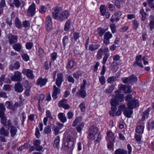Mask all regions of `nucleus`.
<instances>
[{
  "label": "nucleus",
  "instance_id": "nucleus-58",
  "mask_svg": "<svg viewBox=\"0 0 154 154\" xmlns=\"http://www.w3.org/2000/svg\"><path fill=\"white\" fill-rule=\"evenodd\" d=\"M109 55L108 54H106L104 57L103 58L102 63L103 65H105L106 63L107 59L109 57Z\"/></svg>",
  "mask_w": 154,
  "mask_h": 154
},
{
  "label": "nucleus",
  "instance_id": "nucleus-5",
  "mask_svg": "<svg viewBox=\"0 0 154 154\" xmlns=\"http://www.w3.org/2000/svg\"><path fill=\"white\" fill-rule=\"evenodd\" d=\"M115 93L116 95H115L114 97L112 99H114L117 102H118V101L122 102L123 100L124 95L123 94H121V91L120 90L116 91Z\"/></svg>",
  "mask_w": 154,
  "mask_h": 154
},
{
  "label": "nucleus",
  "instance_id": "nucleus-30",
  "mask_svg": "<svg viewBox=\"0 0 154 154\" xmlns=\"http://www.w3.org/2000/svg\"><path fill=\"white\" fill-rule=\"evenodd\" d=\"M115 154H127V151L122 149L119 148L116 149L115 152Z\"/></svg>",
  "mask_w": 154,
  "mask_h": 154
},
{
  "label": "nucleus",
  "instance_id": "nucleus-44",
  "mask_svg": "<svg viewBox=\"0 0 154 154\" xmlns=\"http://www.w3.org/2000/svg\"><path fill=\"white\" fill-rule=\"evenodd\" d=\"M82 73L80 71H77L73 75V76L74 78L78 79L79 77L82 76Z\"/></svg>",
  "mask_w": 154,
  "mask_h": 154
},
{
  "label": "nucleus",
  "instance_id": "nucleus-50",
  "mask_svg": "<svg viewBox=\"0 0 154 154\" xmlns=\"http://www.w3.org/2000/svg\"><path fill=\"white\" fill-rule=\"evenodd\" d=\"M53 130L54 132L55 135H57L59 133V131L60 130L58 126H54L53 127Z\"/></svg>",
  "mask_w": 154,
  "mask_h": 154
},
{
  "label": "nucleus",
  "instance_id": "nucleus-14",
  "mask_svg": "<svg viewBox=\"0 0 154 154\" xmlns=\"http://www.w3.org/2000/svg\"><path fill=\"white\" fill-rule=\"evenodd\" d=\"M8 42L10 45L14 44L17 42L18 37L12 34H9L8 36Z\"/></svg>",
  "mask_w": 154,
  "mask_h": 154
},
{
  "label": "nucleus",
  "instance_id": "nucleus-61",
  "mask_svg": "<svg viewBox=\"0 0 154 154\" xmlns=\"http://www.w3.org/2000/svg\"><path fill=\"white\" fill-rule=\"evenodd\" d=\"M14 2L17 7L18 8L19 7L21 3V2H20L19 0H14Z\"/></svg>",
  "mask_w": 154,
  "mask_h": 154
},
{
  "label": "nucleus",
  "instance_id": "nucleus-53",
  "mask_svg": "<svg viewBox=\"0 0 154 154\" xmlns=\"http://www.w3.org/2000/svg\"><path fill=\"white\" fill-rule=\"evenodd\" d=\"M113 59L114 60V61L112 63H115V61H118L120 59V56L118 54H116L113 56L112 57Z\"/></svg>",
  "mask_w": 154,
  "mask_h": 154
},
{
  "label": "nucleus",
  "instance_id": "nucleus-9",
  "mask_svg": "<svg viewBox=\"0 0 154 154\" xmlns=\"http://www.w3.org/2000/svg\"><path fill=\"white\" fill-rule=\"evenodd\" d=\"M22 72L26 75L28 78L30 79H32L34 78V76L33 74V71L30 69H24L23 70Z\"/></svg>",
  "mask_w": 154,
  "mask_h": 154
},
{
  "label": "nucleus",
  "instance_id": "nucleus-28",
  "mask_svg": "<svg viewBox=\"0 0 154 154\" xmlns=\"http://www.w3.org/2000/svg\"><path fill=\"white\" fill-rule=\"evenodd\" d=\"M150 108H148L143 113L142 115V120H144L146 118H147L148 116L150 110Z\"/></svg>",
  "mask_w": 154,
  "mask_h": 154
},
{
  "label": "nucleus",
  "instance_id": "nucleus-2",
  "mask_svg": "<svg viewBox=\"0 0 154 154\" xmlns=\"http://www.w3.org/2000/svg\"><path fill=\"white\" fill-rule=\"evenodd\" d=\"M123 82L125 84L133 85L137 82V78L134 75H132L128 77L122 78Z\"/></svg>",
  "mask_w": 154,
  "mask_h": 154
},
{
  "label": "nucleus",
  "instance_id": "nucleus-60",
  "mask_svg": "<svg viewBox=\"0 0 154 154\" xmlns=\"http://www.w3.org/2000/svg\"><path fill=\"white\" fill-rule=\"evenodd\" d=\"M99 80L100 83L102 85L104 84L105 82V79L104 76H101L99 78Z\"/></svg>",
  "mask_w": 154,
  "mask_h": 154
},
{
  "label": "nucleus",
  "instance_id": "nucleus-4",
  "mask_svg": "<svg viewBox=\"0 0 154 154\" xmlns=\"http://www.w3.org/2000/svg\"><path fill=\"white\" fill-rule=\"evenodd\" d=\"M86 84V80H84L83 82V85L81 86L80 90L77 93V94H79L82 98H85L86 96V91L84 90L85 88Z\"/></svg>",
  "mask_w": 154,
  "mask_h": 154
},
{
  "label": "nucleus",
  "instance_id": "nucleus-6",
  "mask_svg": "<svg viewBox=\"0 0 154 154\" xmlns=\"http://www.w3.org/2000/svg\"><path fill=\"white\" fill-rule=\"evenodd\" d=\"M73 138L72 137L69 136H67L65 140L64 145L63 146H64L66 149L71 148L73 145Z\"/></svg>",
  "mask_w": 154,
  "mask_h": 154
},
{
  "label": "nucleus",
  "instance_id": "nucleus-22",
  "mask_svg": "<svg viewBox=\"0 0 154 154\" xmlns=\"http://www.w3.org/2000/svg\"><path fill=\"white\" fill-rule=\"evenodd\" d=\"M9 134L8 130L5 129L4 127H2L0 128V135L5 137H8Z\"/></svg>",
  "mask_w": 154,
  "mask_h": 154
},
{
  "label": "nucleus",
  "instance_id": "nucleus-36",
  "mask_svg": "<svg viewBox=\"0 0 154 154\" xmlns=\"http://www.w3.org/2000/svg\"><path fill=\"white\" fill-rule=\"evenodd\" d=\"M5 109L2 103L0 104V117L2 116L3 115H4V112L5 110Z\"/></svg>",
  "mask_w": 154,
  "mask_h": 154
},
{
  "label": "nucleus",
  "instance_id": "nucleus-56",
  "mask_svg": "<svg viewBox=\"0 0 154 154\" xmlns=\"http://www.w3.org/2000/svg\"><path fill=\"white\" fill-rule=\"evenodd\" d=\"M110 28L113 33H115L116 31V26L115 24H112L110 25Z\"/></svg>",
  "mask_w": 154,
  "mask_h": 154
},
{
  "label": "nucleus",
  "instance_id": "nucleus-29",
  "mask_svg": "<svg viewBox=\"0 0 154 154\" xmlns=\"http://www.w3.org/2000/svg\"><path fill=\"white\" fill-rule=\"evenodd\" d=\"M144 126L143 125L138 126L136 129V131L139 134H142L143 133Z\"/></svg>",
  "mask_w": 154,
  "mask_h": 154
},
{
  "label": "nucleus",
  "instance_id": "nucleus-19",
  "mask_svg": "<svg viewBox=\"0 0 154 154\" xmlns=\"http://www.w3.org/2000/svg\"><path fill=\"white\" fill-rule=\"evenodd\" d=\"M46 24L47 25L46 29L47 30H50L52 27V25L51 18L50 16H48L47 17Z\"/></svg>",
  "mask_w": 154,
  "mask_h": 154
},
{
  "label": "nucleus",
  "instance_id": "nucleus-38",
  "mask_svg": "<svg viewBox=\"0 0 154 154\" xmlns=\"http://www.w3.org/2000/svg\"><path fill=\"white\" fill-rule=\"evenodd\" d=\"M70 20H67L65 25L64 30L65 31L68 30L70 28Z\"/></svg>",
  "mask_w": 154,
  "mask_h": 154
},
{
  "label": "nucleus",
  "instance_id": "nucleus-11",
  "mask_svg": "<svg viewBox=\"0 0 154 154\" xmlns=\"http://www.w3.org/2000/svg\"><path fill=\"white\" fill-rule=\"evenodd\" d=\"M138 100L136 99H134L133 100L130 101L128 103V109H133L136 107L138 105Z\"/></svg>",
  "mask_w": 154,
  "mask_h": 154
},
{
  "label": "nucleus",
  "instance_id": "nucleus-18",
  "mask_svg": "<svg viewBox=\"0 0 154 154\" xmlns=\"http://www.w3.org/2000/svg\"><path fill=\"white\" fill-rule=\"evenodd\" d=\"M116 138L114 134L111 131H108L107 133L106 140L107 141H114Z\"/></svg>",
  "mask_w": 154,
  "mask_h": 154
},
{
  "label": "nucleus",
  "instance_id": "nucleus-16",
  "mask_svg": "<svg viewBox=\"0 0 154 154\" xmlns=\"http://www.w3.org/2000/svg\"><path fill=\"white\" fill-rule=\"evenodd\" d=\"M142 56L141 55L136 56V61L134 63V66H137L136 65H137L141 68L143 67V66L142 63L140 62L142 60Z\"/></svg>",
  "mask_w": 154,
  "mask_h": 154
},
{
  "label": "nucleus",
  "instance_id": "nucleus-51",
  "mask_svg": "<svg viewBox=\"0 0 154 154\" xmlns=\"http://www.w3.org/2000/svg\"><path fill=\"white\" fill-rule=\"evenodd\" d=\"M46 7L42 5L40 7L39 11L41 13H44L45 12L46 10Z\"/></svg>",
  "mask_w": 154,
  "mask_h": 154
},
{
  "label": "nucleus",
  "instance_id": "nucleus-37",
  "mask_svg": "<svg viewBox=\"0 0 154 154\" xmlns=\"http://www.w3.org/2000/svg\"><path fill=\"white\" fill-rule=\"evenodd\" d=\"M15 26L18 28H21L22 26L21 23L18 18L15 19Z\"/></svg>",
  "mask_w": 154,
  "mask_h": 154
},
{
  "label": "nucleus",
  "instance_id": "nucleus-32",
  "mask_svg": "<svg viewBox=\"0 0 154 154\" xmlns=\"http://www.w3.org/2000/svg\"><path fill=\"white\" fill-rule=\"evenodd\" d=\"M82 121V118L81 117H77L72 123V126L73 127L75 126L78 124L79 123Z\"/></svg>",
  "mask_w": 154,
  "mask_h": 154
},
{
  "label": "nucleus",
  "instance_id": "nucleus-13",
  "mask_svg": "<svg viewBox=\"0 0 154 154\" xmlns=\"http://www.w3.org/2000/svg\"><path fill=\"white\" fill-rule=\"evenodd\" d=\"M112 34L110 33L109 32H106L104 36V43L106 45H108L109 43V39L112 37Z\"/></svg>",
  "mask_w": 154,
  "mask_h": 154
},
{
  "label": "nucleus",
  "instance_id": "nucleus-43",
  "mask_svg": "<svg viewBox=\"0 0 154 154\" xmlns=\"http://www.w3.org/2000/svg\"><path fill=\"white\" fill-rule=\"evenodd\" d=\"M105 31L104 29H102L101 27H100L97 29V32L100 36H102Z\"/></svg>",
  "mask_w": 154,
  "mask_h": 154
},
{
  "label": "nucleus",
  "instance_id": "nucleus-63",
  "mask_svg": "<svg viewBox=\"0 0 154 154\" xmlns=\"http://www.w3.org/2000/svg\"><path fill=\"white\" fill-rule=\"evenodd\" d=\"M44 131L46 133H50L51 131V129L49 126H47L45 128Z\"/></svg>",
  "mask_w": 154,
  "mask_h": 154
},
{
  "label": "nucleus",
  "instance_id": "nucleus-62",
  "mask_svg": "<svg viewBox=\"0 0 154 154\" xmlns=\"http://www.w3.org/2000/svg\"><path fill=\"white\" fill-rule=\"evenodd\" d=\"M20 67V65L19 62H17L14 63L13 69H18Z\"/></svg>",
  "mask_w": 154,
  "mask_h": 154
},
{
  "label": "nucleus",
  "instance_id": "nucleus-55",
  "mask_svg": "<svg viewBox=\"0 0 154 154\" xmlns=\"http://www.w3.org/2000/svg\"><path fill=\"white\" fill-rule=\"evenodd\" d=\"M131 87L130 86H128L125 87L124 92L125 93H129L131 92Z\"/></svg>",
  "mask_w": 154,
  "mask_h": 154
},
{
  "label": "nucleus",
  "instance_id": "nucleus-25",
  "mask_svg": "<svg viewBox=\"0 0 154 154\" xmlns=\"http://www.w3.org/2000/svg\"><path fill=\"white\" fill-rule=\"evenodd\" d=\"M100 47L99 45L92 44L89 46V49L91 51H94L98 49Z\"/></svg>",
  "mask_w": 154,
  "mask_h": 154
},
{
  "label": "nucleus",
  "instance_id": "nucleus-40",
  "mask_svg": "<svg viewBox=\"0 0 154 154\" xmlns=\"http://www.w3.org/2000/svg\"><path fill=\"white\" fill-rule=\"evenodd\" d=\"M84 125V123L83 122H82L76 127V130L78 132L80 133L81 132L82 129L83 128Z\"/></svg>",
  "mask_w": 154,
  "mask_h": 154
},
{
  "label": "nucleus",
  "instance_id": "nucleus-26",
  "mask_svg": "<svg viewBox=\"0 0 154 154\" xmlns=\"http://www.w3.org/2000/svg\"><path fill=\"white\" fill-rule=\"evenodd\" d=\"M58 116V118L62 122H64L66 121V119L63 113H60Z\"/></svg>",
  "mask_w": 154,
  "mask_h": 154
},
{
  "label": "nucleus",
  "instance_id": "nucleus-23",
  "mask_svg": "<svg viewBox=\"0 0 154 154\" xmlns=\"http://www.w3.org/2000/svg\"><path fill=\"white\" fill-rule=\"evenodd\" d=\"M132 109H128L127 108L125 109L123 112L124 115L127 118L131 117V115L133 113V111Z\"/></svg>",
  "mask_w": 154,
  "mask_h": 154
},
{
  "label": "nucleus",
  "instance_id": "nucleus-52",
  "mask_svg": "<svg viewBox=\"0 0 154 154\" xmlns=\"http://www.w3.org/2000/svg\"><path fill=\"white\" fill-rule=\"evenodd\" d=\"M82 112H84L85 111V104L84 103H82L79 106Z\"/></svg>",
  "mask_w": 154,
  "mask_h": 154
},
{
  "label": "nucleus",
  "instance_id": "nucleus-46",
  "mask_svg": "<svg viewBox=\"0 0 154 154\" xmlns=\"http://www.w3.org/2000/svg\"><path fill=\"white\" fill-rule=\"evenodd\" d=\"M116 77L115 76H112L109 78L107 79L108 82L112 83L116 81Z\"/></svg>",
  "mask_w": 154,
  "mask_h": 154
},
{
  "label": "nucleus",
  "instance_id": "nucleus-48",
  "mask_svg": "<svg viewBox=\"0 0 154 154\" xmlns=\"http://www.w3.org/2000/svg\"><path fill=\"white\" fill-rule=\"evenodd\" d=\"M150 30H152L154 29V19L152 20H150V22L149 24Z\"/></svg>",
  "mask_w": 154,
  "mask_h": 154
},
{
  "label": "nucleus",
  "instance_id": "nucleus-27",
  "mask_svg": "<svg viewBox=\"0 0 154 154\" xmlns=\"http://www.w3.org/2000/svg\"><path fill=\"white\" fill-rule=\"evenodd\" d=\"M17 131V128L14 126H11V127L10 132L11 135L12 137H14L16 134Z\"/></svg>",
  "mask_w": 154,
  "mask_h": 154
},
{
  "label": "nucleus",
  "instance_id": "nucleus-15",
  "mask_svg": "<svg viewBox=\"0 0 154 154\" xmlns=\"http://www.w3.org/2000/svg\"><path fill=\"white\" fill-rule=\"evenodd\" d=\"M60 87H57L55 85L53 86L52 97L53 98L56 99L57 97V95L60 93Z\"/></svg>",
  "mask_w": 154,
  "mask_h": 154
},
{
  "label": "nucleus",
  "instance_id": "nucleus-31",
  "mask_svg": "<svg viewBox=\"0 0 154 154\" xmlns=\"http://www.w3.org/2000/svg\"><path fill=\"white\" fill-rule=\"evenodd\" d=\"M75 63V62L72 60H69L66 65V68L68 69H71L74 66Z\"/></svg>",
  "mask_w": 154,
  "mask_h": 154
},
{
  "label": "nucleus",
  "instance_id": "nucleus-42",
  "mask_svg": "<svg viewBox=\"0 0 154 154\" xmlns=\"http://www.w3.org/2000/svg\"><path fill=\"white\" fill-rule=\"evenodd\" d=\"M112 2L117 8H120L121 7V4L120 1L118 0H113Z\"/></svg>",
  "mask_w": 154,
  "mask_h": 154
},
{
  "label": "nucleus",
  "instance_id": "nucleus-10",
  "mask_svg": "<svg viewBox=\"0 0 154 154\" xmlns=\"http://www.w3.org/2000/svg\"><path fill=\"white\" fill-rule=\"evenodd\" d=\"M57 78L56 80V84L59 87L61 86L62 82L63 81V75L62 73H58L57 75Z\"/></svg>",
  "mask_w": 154,
  "mask_h": 154
},
{
  "label": "nucleus",
  "instance_id": "nucleus-21",
  "mask_svg": "<svg viewBox=\"0 0 154 154\" xmlns=\"http://www.w3.org/2000/svg\"><path fill=\"white\" fill-rule=\"evenodd\" d=\"M14 88L15 91L19 93L21 92L23 90L22 85L19 83H18L15 85Z\"/></svg>",
  "mask_w": 154,
  "mask_h": 154
},
{
  "label": "nucleus",
  "instance_id": "nucleus-1",
  "mask_svg": "<svg viewBox=\"0 0 154 154\" xmlns=\"http://www.w3.org/2000/svg\"><path fill=\"white\" fill-rule=\"evenodd\" d=\"M69 13L68 11H63L62 8L60 7L54 8V11L52 13V16L54 19L59 21H63L68 18Z\"/></svg>",
  "mask_w": 154,
  "mask_h": 154
},
{
  "label": "nucleus",
  "instance_id": "nucleus-54",
  "mask_svg": "<svg viewBox=\"0 0 154 154\" xmlns=\"http://www.w3.org/2000/svg\"><path fill=\"white\" fill-rule=\"evenodd\" d=\"M33 44L32 43L28 42L26 44V47L27 49H30L32 47Z\"/></svg>",
  "mask_w": 154,
  "mask_h": 154
},
{
  "label": "nucleus",
  "instance_id": "nucleus-41",
  "mask_svg": "<svg viewBox=\"0 0 154 154\" xmlns=\"http://www.w3.org/2000/svg\"><path fill=\"white\" fill-rule=\"evenodd\" d=\"M67 100L65 99H63L58 103V106L60 107H63L66 103H67Z\"/></svg>",
  "mask_w": 154,
  "mask_h": 154
},
{
  "label": "nucleus",
  "instance_id": "nucleus-8",
  "mask_svg": "<svg viewBox=\"0 0 154 154\" xmlns=\"http://www.w3.org/2000/svg\"><path fill=\"white\" fill-rule=\"evenodd\" d=\"M111 104L112 106L111 111L109 112L110 115L113 116L114 114V112L117 109L116 106L118 105V102H117L113 99H112L111 100Z\"/></svg>",
  "mask_w": 154,
  "mask_h": 154
},
{
  "label": "nucleus",
  "instance_id": "nucleus-34",
  "mask_svg": "<svg viewBox=\"0 0 154 154\" xmlns=\"http://www.w3.org/2000/svg\"><path fill=\"white\" fill-rule=\"evenodd\" d=\"M103 52V50L102 48H100L98 50L96 56L97 59L99 60L102 58Z\"/></svg>",
  "mask_w": 154,
  "mask_h": 154
},
{
  "label": "nucleus",
  "instance_id": "nucleus-20",
  "mask_svg": "<svg viewBox=\"0 0 154 154\" xmlns=\"http://www.w3.org/2000/svg\"><path fill=\"white\" fill-rule=\"evenodd\" d=\"M48 80L46 79H43L41 77L39 78L36 81V84L40 85L41 87L44 86L47 83Z\"/></svg>",
  "mask_w": 154,
  "mask_h": 154
},
{
  "label": "nucleus",
  "instance_id": "nucleus-7",
  "mask_svg": "<svg viewBox=\"0 0 154 154\" xmlns=\"http://www.w3.org/2000/svg\"><path fill=\"white\" fill-rule=\"evenodd\" d=\"M122 15V13L120 11L116 12L111 17L110 21L112 22H117L120 19Z\"/></svg>",
  "mask_w": 154,
  "mask_h": 154
},
{
  "label": "nucleus",
  "instance_id": "nucleus-35",
  "mask_svg": "<svg viewBox=\"0 0 154 154\" xmlns=\"http://www.w3.org/2000/svg\"><path fill=\"white\" fill-rule=\"evenodd\" d=\"M60 138L59 136H57L55 139L54 146L56 147L57 148L59 145V143L60 141Z\"/></svg>",
  "mask_w": 154,
  "mask_h": 154
},
{
  "label": "nucleus",
  "instance_id": "nucleus-45",
  "mask_svg": "<svg viewBox=\"0 0 154 154\" xmlns=\"http://www.w3.org/2000/svg\"><path fill=\"white\" fill-rule=\"evenodd\" d=\"M108 142V144L107 145V147L109 149H112L113 146L114 145V141H107Z\"/></svg>",
  "mask_w": 154,
  "mask_h": 154
},
{
  "label": "nucleus",
  "instance_id": "nucleus-59",
  "mask_svg": "<svg viewBox=\"0 0 154 154\" xmlns=\"http://www.w3.org/2000/svg\"><path fill=\"white\" fill-rule=\"evenodd\" d=\"M22 57L25 61H27L29 60V56L26 54H24L22 55Z\"/></svg>",
  "mask_w": 154,
  "mask_h": 154
},
{
  "label": "nucleus",
  "instance_id": "nucleus-49",
  "mask_svg": "<svg viewBox=\"0 0 154 154\" xmlns=\"http://www.w3.org/2000/svg\"><path fill=\"white\" fill-rule=\"evenodd\" d=\"M1 119V123L4 125L5 126L6 125V118L4 116V115H3V116L1 117H0Z\"/></svg>",
  "mask_w": 154,
  "mask_h": 154
},
{
  "label": "nucleus",
  "instance_id": "nucleus-3",
  "mask_svg": "<svg viewBox=\"0 0 154 154\" xmlns=\"http://www.w3.org/2000/svg\"><path fill=\"white\" fill-rule=\"evenodd\" d=\"M98 130L97 128L94 126L91 127L89 131L88 138L92 140L95 139L97 135Z\"/></svg>",
  "mask_w": 154,
  "mask_h": 154
},
{
  "label": "nucleus",
  "instance_id": "nucleus-57",
  "mask_svg": "<svg viewBox=\"0 0 154 154\" xmlns=\"http://www.w3.org/2000/svg\"><path fill=\"white\" fill-rule=\"evenodd\" d=\"M68 39V38L67 36H65L64 37L63 39V42L64 46H65L66 43Z\"/></svg>",
  "mask_w": 154,
  "mask_h": 154
},
{
  "label": "nucleus",
  "instance_id": "nucleus-24",
  "mask_svg": "<svg viewBox=\"0 0 154 154\" xmlns=\"http://www.w3.org/2000/svg\"><path fill=\"white\" fill-rule=\"evenodd\" d=\"M22 47L21 45L19 43L14 44L12 46L13 48L18 52H20L21 51Z\"/></svg>",
  "mask_w": 154,
  "mask_h": 154
},
{
  "label": "nucleus",
  "instance_id": "nucleus-64",
  "mask_svg": "<svg viewBox=\"0 0 154 154\" xmlns=\"http://www.w3.org/2000/svg\"><path fill=\"white\" fill-rule=\"evenodd\" d=\"M154 128V120L152 121L149 123L148 124V128L149 129L152 128Z\"/></svg>",
  "mask_w": 154,
  "mask_h": 154
},
{
  "label": "nucleus",
  "instance_id": "nucleus-17",
  "mask_svg": "<svg viewBox=\"0 0 154 154\" xmlns=\"http://www.w3.org/2000/svg\"><path fill=\"white\" fill-rule=\"evenodd\" d=\"M35 11V5L34 4L31 5L28 8L27 14L29 16H32L34 14Z\"/></svg>",
  "mask_w": 154,
  "mask_h": 154
},
{
  "label": "nucleus",
  "instance_id": "nucleus-47",
  "mask_svg": "<svg viewBox=\"0 0 154 154\" xmlns=\"http://www.w3.org/2000/svg\"><path fill=\"white\" fill-rule=\"evenodd\" d=\"M139 23L136 20L133 21V28L134 29H137L139 26Z\"/></svg>",
  "mask_w": 154,
  "mask_h": 154
},
{
  "label": "nucleus",
  "instance_id": "nucleus-33",
  "mask_svg": "<svg viewBox=\"0 0 154 154\" xmlns=\"http://www.w3.org/2000/svg\"><path fill=\"white\" fill-rule=\"evenodd\" d=\"M115 87V85H112L110 86L105 90V92L107 93H111L112 91L114 90Z\"/></svg>",
  "mask_w": 154,
  "mask_h": 154
},
{
  "label": "nucleus",
  "instance_id": "nucleus-39",
  "mask_svg": "<svg viewBox=\"0 0 154 154\" xmlns=\"http://www.w3.org/2000/svg\"><path fill=\"white\" fill-rule=\"evenodd\" d=\"M140 13L142 15L141 20L142 21L144 20L146 18V13L144 12V10L143 9L140 10Z\"/></svg>",
  "mask_w": 154,
  "mask_h": 154
},
{
  "label": "nucleus",
  "instance_id": "nucleus-12",
  "mask_svg": "<svg viewBox=\"0 0 154 154\" xmlns=\"http://www.w3.org/2000/svg\"><path fill=\"white\" fill-rule=\"evenodd\" d=\"M21 72L17 71L14 72V75L11 77L12 80L14 81H18L21 80L22 79Z\"/></svg>",
  "mask_w": 154,
  "mask_h": 154
}]
</instances>
